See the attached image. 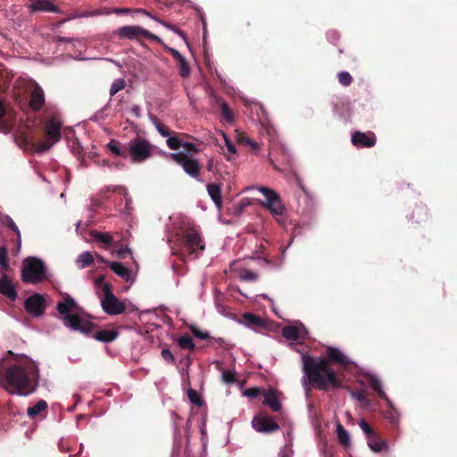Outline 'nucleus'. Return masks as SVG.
Segmentation results:
<instances>
[{
	"mask_svg": "<svg viewBox=\"0 0 457 457\" xmlns=\"http://www.w3.org/2000/svg\"><path fill=\"white\" fill-rule=\"evenodd\" d=\"M62 122L56 119H51L46 125V140L40 143L37 147V152L43 153L49 150L54 144L61 139Z\"/></svg>",
	"mask_w": 457,
	"mask_h": 457,
	"instance_id": "nucleus-8",
	"label": "nucleus"
},
{
	"mask_svg": "<svg viewBox=\"0 0 457 457\" xmlns=\"http://www.w3.org/2000/svg\"><path fill=\"white\" fill-rule=\"evenodd\" d=\"M253 428L260 433L270 434L279 429L278 424L272 417L267 415H257L253 419Z\"/></svg>",
	"mask_w": 457,
	"mask_h": 457,
	"instance_id": "nucleus-10",
	"label": "nucleus"
},
{
	"mask_svg": "<svg viewBox=\"0 0 457 457\" xmlns=\"http://www.w3.org/2000/svg\"><path fill=\"white\" fill-rule=\"evenodd\" d=\"M12 126V115L6 112L3 103L0 101V131L8 133Z\"/></svg>",
	"mask_w": 457,
	"mask_h": 457,
	"instance_id": "nucleus-17",
	"label": "nucleus"
},
{
	"mask_svg": "<svg viewBox=\"0 0 457 457\" xmlns=\"http://www.w3.org/2000/svg\"><path fill=\"white\" fill-rule=\"evenodd\" d=\"M269 162L275 170H281L271 157L269 159Z\"/></svg>",
	"mask_w": 457,
	"mask_h": 457,
	"instance_id": "nucleus-59",
	"label": "nucleus"
},
{
	"mask_svg": "<svg viewBox=\"0 0 457 457\" xmlns=\"http://www.w3.org/2000/svg\"><path fill=\"white\" fill-rule=\"evenodd\" d=\"M149 119L152 120V122L154 124L156 129L162 137H169L171 135V131L168 127H166L164 124L159 121V120L154 116L153 114L149 113Z\"/></svg>",
	"mask_w": 457,
	"mask_h": 457,
	"instance_id": "nucleus-31",
	"label": "nucleus"
},
{
	"mask_svg": "<svg viewBox=\"0 0 457 457\" xmlns=\"http://www.w3.org/2000/svg\"><path fill=\"white\" fill-rule=\"evenodd\" d=\"M24 308L27 312L34 317H40L46 311V299L44 295L35 294L26 299Z\"/></svg>",
	"mask_w": 457,
	"mask_h": 457,
	"instance_id": "nucleus-11",
	"label": "nucleus"
},
{
	"mask_svg": "<svg viewBox=\"0 0 457 457\" xmlns=\"http://www.w3.org/2000/svg\"><path fill=\"white\" fill-rule=\"evenodd\" d=\"M125 87V83H124V80L121 79H115L112 84V87L110 88V95L111 96H114L115 94H117L119 91H120L121 89H123Z\"/></svg>",
	"mask_w": 457,
	"mask_h": 457,
	"instance_id": "nucleus-44",
	"label": "nucleus"
},
{
	"mask_svg": "<svg viewBox=\"0 0 457 457\" xmlns=\"http://www.w3.org/2000/svg\"><path fill=\"white\" fill-rule=\"evenodd\" d=\"M170 156L176 163L183 168L187 174L194 179H198L202 165L196 159L182 152L170 154Z\"/></svg>",
	"mask_w": 457,
	"mask_h": 457,
	"instance_id": "nucleus-9",
	"label": "nucleus"
},
{
	"mask_svg": "<svg viewBox=\"0 0 457 457\" xmlns=\"http://www.w3.org/2000/svg\"><path fill=\"white\" fill-rule=\"evenodd\" d=\"M46 278L45 263L38 258L28 257L21 264V279L25 283L38 284Z\"/></svg>",
	"mask_w": 457,
	"mask_h": 457,
	"instance_id": "nucleus-5",
	"label": "nucleus"
},
{
	"mask_svg": "<svg viewBox=\"0 0 457 457\" xmlns=\"http://www.w3.org/2000/svg\"><path fill=\"white\" fill-rule=\"evenodd\" d=\"M107 147L112 154H113L117 156L124 154V152L121 151V149L119 145V143L114 139L111 140L108 143Z\"/></svg>",
	"mask_w": 457,
	"mask_h": 457,
	"instance_id": "nucleus-46",
	"label": "nucleus"
},
{
	"mask_svg": "<svg viewBox=\"0 0 457 457\" xmlns=\"http://www.w3.org/2000/svg\"><path fill=\"white\" fill-rule=\"evenodd\" d=\"M187 396L190 402L197 406L203 405V400L201 399L199 394L195 389H189L187 391Z\"/></svg>",
	"mask_w": 457,
	"mask_h": 457,
	"instance_id": "nucleus-42",
	"label": "nucleus"
},
{
	"mask_svg": "<svg viewBox=\"0 0 457 457\" xmlns=\"http://www.w3.org/2000/svg\"><path fill=\"white\" fill-rule=\"evenodd\" d=\"M352 395L359 402H364L366 400L365 394L362 391H353Z\"/></svg>",
	"mask_w": 457,
	"mask_h": 457,
	"instance_id": "nucleus-54",
	"label": "nucleus"
},
{
	"mask_svg": "<svg viewBox=\"0 0 457 457\" xmlns=\"http://www.w3.org/2000/svg\"><path fill=\"white\" fill-rule=\"evenodd\" d=\"M220 111H221L222 116L228 121H232L233 120L232 112H231L230 108L228 107V105L227 104L224 103V104H221Z\"/></svg>",
	"mask_w": 457,
	"mask_h": 457,
	"instance_id": "nucleus-48",
	"label": "nucleus"
},
{
	"mask_svg": "<svg viewBox=\"0 0 457 457\" xmlns=\"http://www.w3.org/2000/svg\"><path fill=\"white\" fill-rule=\"evenodd\" d=\"M261 393H262V389L260 387H250L245 391L244 395L245 396L254 398V397H257L258 395H260Z\"/></svg>",
	"mask_w": 457,
	"mask_h": 457,
	"instance_id": "nucleus-51",
	"label": "nucleus"
},
{
	"mask_svg": "<svg viewBox=\"0 0 457 457\" xmlns=\"http://www.w3.org/2000/svg\"><path fill=\"white\" fill-rule=\"evenodd\" d=\"M386 418L390 420V423L394 426V427H397L398 424H399V417L397 414L395 413H389V415L386 416Z\"/></svg>",
	"mask_w": 457,
	"mask_h": 457,
	"instance_id": "nucleus-53",
	"label": "nucleus"
},
{
	"mask_svg": "<svg viewBox=\"0 0 457 457\" xmlns=\"http://www.w3.org/2000/svg\"><path fill=\"white\" fill-rule=\"evenodd\" d=\"M119 35L129 39H136L143 35V29L138 26H124L119 29Z\"/></svg>",
	"mask_w": 457,
	"mask_h": 457,
	"instance_id": "nucleus-22",
	"label": "nucleus"
},
{
	"mask_svg": "<svg viewBox=\"0 0 457 457\" xmlns=\"http://www.w3.org/2000/svg\"><path fill=\"white\" fill-rule=\"evenodd\" d=\"M182 147L185 149L186 151V154H187L188 156H191L192 154H196V153H199L200 152V149L197 147V145L194 143H190V142H184L183 141V145H182Z\"/></svg>",
	"mask_w": 457,
	"mask_h": 457,
	"instance_id": "nucleus-45",
	"label": "nucleus"
},
{
	"mask_svg": "<svg viewBox=\"0 0 457 457\" xmlns=\"http://www.w3.org/2000/svg\"><path fill=\"white\" fill-rule=\"evenodd\" d=\"M428 219V211L426 206L418 205L414 208L411 220H414L416 223L425 222Z\"/></svg>",
	"mask_w": 457,
	"mask_h": 457,
	"instance_id": "nucleus-25",
	"label": "nucleus"
},
{
	"mask_svg": "<svg viewBox=\"0 0 457 457\" xmlns=\"http://www.w3.org/2000/svg\"><path fill=\"white\" fill-rule=\"evenodd\" d=\"M303 386L306 391L310 386L320 390L340 388L342 378L339 371L333 368L334 365H341L346 368L350 364L348 358L337 348L329 346L326 350V357H313L303 354Z\"/></svg>",
	"mask_w": 457,
	"mask_h": 457,
	"instance_id": "nucleus-1",
	"label": "nucleus"
},
{
	"mask_svg": "<svg viewBox=\"0 0 457 457\" xmlns=\"http://www.w3.org/2000/svg\"><path fill=\"white\" fill-rule=\"evenodd\" d=\"M181 241L184 251L189 255H195V258H197L205 249V244L200 230L194 226H188L183 229Z\"/></svg>",
	"mask_w": 457,
	"mask_h": 457,
	"instance_id": "nucleus-6",
	"label": "nucleus"
},
{
	"mask_svg": "<svg viewBox=\"0 0 457 457\" xmlns=\"http://www.w3.org/2000/svg\"><path fill=\"white\" fill-rule=\"evenodd\" d=\"M56 309L62 315V320L66 327L83 333L90 331L91 323L87 320L83 310L71 295H65L63 300L57 303Z\"/></svg>",
	"mask_w": 457,
	"mask_h": 457,
	"instance_id": "nucleus-3",
	"label": "nucleus"
},
{
	"mask_svg": "<svg viewBox=\"0 0 457 457\" xmlns=\"http://www.w3.org/2000/svg\"><path fill=\"white\" fill-rule=\"evenodd\" d=\"M282 336L288 340H297L299 338V329L295 326H286L282 329Z\"/></svg>",
	"mask_w": 457,
	"mask_h": 457,
	"instance_id": "nucleus-30",
	"label": "nucleus"
},
{
	"mask_svg": "<svg viewBox=\"0 0 457 457\" xmlns=\"http://www.w3.org/2000/svg\"><path fill=\"white\" fill-rule=\"evenodd\" d=\"M112 255L116 256L118 258H126L130 255V250L128 247H121L120 249L112 250Z\"/></svg>",
	"mask_w": 457,
	"mask_h": 457,
	"instance_id": "nucleus-47",
	"label": "nucleus"
},
{
	"mask_svg": "<svg viewBox=\"0 0 457 457\" xmlns=\"http://www.w3.org/2000/svg\"><path fill=\"white\" fill-rule=\"evenodd\" d=\"M222 379L227 384H233L236 381L235 373L232 371L224 370L222 371Z\"/></svg>",
	"mask_w": 457,
	"mask_h": 457,
	"instance_id": "nucleus-49",
	"label": "nucleus"
},
{
	"mask_svg": "<svg viewBox=\"0 0 457 457\" xmlns=\"http://www.w3.org/2000/svg\"><path fill=\"white\" fill-rule=\"evenodd\" d=\"M144 151H145V159L149 155V152H150V145L145 140Z\"/></svg>",
	"mask_w": 457,
	"mask_h": 457,
	"instance_id": "nucleus-57",
	"label": "nucleus"
},
{
	"mask_svg": "<svg viewBox=\"0 0 457 457\" xmlns=\"http://www.w3.org/2000/svg\"><path fill=\"white\" fill-rule=\"evenodd\" d=\"M227 147H228V150L230 153H232V154H235V153H236V146H235L233 144H231V143L228 142V141H227Z\"/></svg>",
	"mask_w": 457,
	"mask_h": 457,
	"instance_id": "nucleus-58",
	"label": "nucleus"
},
{
	"mask_svg": "<svg viewBox=\"0 0 457 457\" xmlns=\"http://www.w3.org/2000/svg\"><path fill=\"white\" fill-rule=\"evenodd\" d=\"M148 333H149V328L147 326L145 325V336H144L145 341L150 337V336H148Z\"/></svg>",
	"mask_w": 457,
	"mask_h": 457,
	"instance_id": "nucleus-61",
	"label": "nucleus"
},
{
	"mask_svg": "<svg viewBox=\"0 0 457 457\" xmlns=\"http://www.w3.org/2000/svg\"><path fill=\"white\" fill-rule=\"evenodd\" d=\"M179 75L183 78H187L190 74L189 65L184 56L177 61Z\"/></svg>",
	"mask_w": 457,
	"mask_h": 457,
	"instance_id": "nucleus-36",
	"label": "nucleus"
},
{
	"mask_svg": "<svg viewBox=\"0 0 457 457\" xmlns=\"http://www.w3.org/2000/svg\"><path fill=\"white\" fill-rule=\"evenodd\" d=\"M129 154L132 162H141L143 160V141L137 139L130 142Z\"/></svg>",
	"mask_w": 457,
	"mask_h": 457,
	"instance_id": "nucleus-18",
	"label": "nucleus"
},
{
	"mask_svg": "<svg viewBox=\"0 0 457 457\" xmlns=\"http://www.w3.org/2000/svg\"><path fill=\"white\" fill-rule=\"evenodd\" d=\"M206 187L212 200L213 201L215 205L220 209L222 204L220 186L216 183H209L207 184Z\"/></svg>",
	"mask_w": 457,
	"mask_h": 457,
	"instance_id": "nucleus-21",
	"label": "nucleus"
},
{
	"mask_svg": "<svg viewBox=\"0 0 457 457\" xmlns=\"http://www.w3.org/2000/svg\"><path fill=\"white\" fill-rule=\"evenodd\" d=\"M0 294H3L11 300H14L17 297L14 286L5 275L0 278Z\"/></svg>",
	"mask_w": 457,
	"mask_h": 457,
	"instance_id": "nucleus-14",
	"label": "nucleus"
},
{
	"mask_svg": "<svg viewBox=\"0 0 457 457\" xmlns=\"http://www.w3.org/2000/svg\"><path fill=\"white\" fill-rule=\"evenodd\" d=\"M337 435L339 443L344 447H348L350 445V435L341 423H337Z\"/></svg>",
	"mask_w": 457,
	"mask_h": 457,
	"instance_id": "nucleus-24",
	"label": "nucleus"
},
{
	"mask_svg": "<svg viewBox=\"0 0 457 457\" xmlns=\"http://www.w3.org/2000/svg\"><path fill=\"white\" fill-rule=\"evenodd\" d=\"M263 396V404L268 405L271 409V411H279L281 410V403L278 400L277 393L274 389H270L266 391Z\"/></svg>",
	"mask_w": 457,
	"mask_h": 457,
	"instance_id": "nucleus-15",
	"label": "nucleus"
},
{
	"mask_svg": "<svg viewBox=\"0 0 457 457\" xmlns=\"http://www.w3.org/2000/svg\"><path fill=\"white\" fill-rule=\"evenodd\" d=\"M367 439L370 448L376 453H379L387 448L386 441L381 439L376 431L370 435Z\"/></svg>",
	"mask_w": 457,
	"mask_h": 457,
	"instance_id": "nucleus-20",
	"label": "nucleus"
},
{
	"mask_svg": "<svg viewBox=\"0 0 457 457\" xmlns=\"http://www.w3.org/2000/svg\"><path fill=\"white\" fill-rule=\"evenodd\" d=\"M339 83L344 87H348L353 82V77L347 71H341L337 74Z\"/></svg>",
	"mask_w": 457,
	"mask_h": 457,
	"instance_id": "nucleus-40",
	"label": "nucleus"
},
{
	"mask_svg": "<svg viewBox=\"0 0 457 457\" xmlns=\"http://www.w3.org/2000/svg\"><path fill=\"white\" fill-rule=\"evenodd\" d=\"M145 38H149V39H154V40H159V38L154 36V34H152L151 32H149L148 30L145 29Z\"/></svg>",
	"mask_w": 457,
	"mask_h": 457,
	"instance_id": "nucleus-56",
	"label": "nucleus"
},
{
	"mask_svg": "<svg viewBox=\"0 0 457 457\" xmlns=\"http://www.w3.org/2000/svg\"><path fill=\"white\" fill-rule=\"evenodd\" d=\"M47 408V403L45 400H39L34 406L29 407L27 410V414L33 418L39 414L40 412L46 411Z\"/></svg>",
	"mask_w": 457,
	"mask_h": 457,
	"instance_id": "nucleus-28",
	"label": "nucleus"
},
{
	"mask_svg": "<svg viewBox=\"0 0 457 457\" xmlns=\"http://www.w3.org/2000/svg\"><path fill=\"white\" fill-rule=\"evenodd\" d=\"M243 317L246 324L250 327L260 328L263 326V321L258 315H255L251 312H245Z\"/></svg>",
	"mask_w": 457,
	"mask_h": 457,
	"instance_id": "nucleus-27",
	"label": "nucleus"
},
{
	"mask_svg": "<svg viewBox=\"0 0 457 457\" xmlns=\"http://www.w3.org/2000/svg\"><path fill=\"white\" fill-rule=\"evenodd\" d=\"M168 51L170 52V54L172 55V57L176 60V62L179 60V59H181V57L183 56L178 50H176L175 48H168Z\"/></svg>",
	"mask_w": 457,
	"mask_h": 457,
	"instance_id": "nucleus-55",
	"label": "nucleus"
},
{
	"mask_svg": "<svg viewBox=\"0 0 457 457\" xmlns=\"http://www.w3.org/2000/svg\"><path fill=\"white\" fill-rule=\"evenodd\" d=\"M259 191L265 197V201L260 203L261 205L267 208L274 217L283 215L285 206L282 204L279 195L273 189L266 187H259Z\"/></svg>",
	"mask_w": 457,
	"mask_h": 457,
	"instance_id": "nucleus-7",
	"label": "nucleus"
},
{
	"mask_svg": "<svg viewBox=\"0 0 457 457\" xmlns=\"http://www.w3.org/2000/svg\"><path fill=\"white\" fill-rule=\"evenodd\" d=\"M92 236L96 240L104 244V245H109L112 242V236L107 232H93Z\"/></svg>",
	"mask_w": 457,
	"mask_h": 457,
	"instance_id": "nucleus-34",
	"label": "nucleus"
},
{
	"mask_svg": "<svg viewBox=\"0 0 457 457\" xmlns=\"http://www.w3.org/2000/svg\"><path fill=\"white\" fill-rule=\"evenodd\" d=\"M279 456L280 457H289L286 453H280Z\"/></svg>",
	"mask_w": 457,
	"mask_h": 457,
	"instance_id": "nucleus-64",
	"label": "nucleus"
},
{
	"mask_svg": "<svg viewBox=\"0 0 457 457\" xmlns=\"http://www.w3.org/2000/svg\"><path fill=\"white\" fill-rule=\"evenodd\" d=\"M118 333L114 329H103L95 335V338L98 341L109 343L116 339Z\"/></svg>",
	"mask_w": 457,
	"mask_h": 457,
	"instance_id": "nucleus-23",
	"label": "nucleus"
},
{
	"mask_svg": "<svg viewBox=\"0 0 457 457\" xmlns=\"http://www.w3.org/2000/svg\"><path fill=\"white\" fill-rule=\"evenodd\" d=\"M93 262L94 257L90 252H83L77 258V262L80 269L88 267L93 263Z\"/></svg>",
	"mask_w": 457,
	"mask_h": 457,
	"instance_id": "nucleus-29",
	"label": "nucleus"
},
{
	"mask_svg": "<svg viewBox=\"0 0 457 457\" xmlns=\"http://www.w3.org/2000/svg\"><path fill=\"white\" fill-rule=\"evenodd\" d=\"M44 103V91L40 87L36 86L30 95L29 107L34 111H37L43 106Z\"/></svg>",
	"mask_w": 457,
	"mask_h": 457,
	"instance_id": "nucleus-13",
	"label": "nucleus"
},
{
	"mask_svg": "<svg viewBox=\"0 0 457 457\" xmlns=\"http://www.w3.org/2000/svg\"><path fill=\"white\" fill-rule=\"evenodd\" d=\"M189 330L191 333L197 338L205 340L210 338V335L207 331H202L197 326L195 325H190Z\"/></svg>",
	"mask_w": 457,
	"mask_h": 457,
	"instance_id": "nucleus-41",
	"label": "nucleus"
},
{
	"mask_svg": "<svg viewBox=\"0 0 457 457\" xmlns=\"http://www.w3.org/2000/svg\"><path fill=\"white\" fill-rule=\"evenodd\" d=\"M111 270L126 281L133 280L132 272L123 264L116 262H107Z\"/></svg>",
	"mask_w": 457,
	"mask_h": 457,
	"instance_id": "nucleus-19",
	"label": "nucleus"
},
{
	"mask_svg": "<svg viewBox=\"0 0 457 457\" xmlns=\"http://www.w3.org/2000/svg\"><path fill=\"white\" fill-rule=\"evenodd\" d=\"M4 224L7 225L9 228H11L16 234H17V242H18V249L21 246V232L16 226L15 222L12 220V219L9 216H6L4 220Z\"/></svg>",
	"mask_w": 457,
	"mask_h": 457,
	"instance_id": "nucleus-39",
	"label": "nucleus"
},
{
	"mask_svg": "<svg viewBox=\"0 0 457 457\" xmlns=\"http://www.w3.org/2000/svg\"><path fill=\"white\" fill-rule=\"evenodd\" d=\"M213 162L212 160H209L208 163L206 164V169L211 171L212 170Z\"/></svg>",
	"mask_w": 457,
	"mask_h": 457,
	"instance_id": "nucleus-62",
	"label": "nucleus"
},
{
	"mask_svg": "<svg viewBox=\"0 0 457 457\" xmlns=\"http://www.w3.org/2000/svg\"><path fill=\"white\" fill-rule=\"evenodd\" d=\"M237 141L242 145H249L255 152L260 148V145L253 141L245 133H240L237 136Z\"/></svg>",
	"mask_w": 457,
	"mask_h": 457,
	"instance_id": "nucleus-35",
	"label": "nucleus"
},
{
	"mask_svg": "<svg viewBox=\"0 0 457 457\" xmlns=\"http://www.w3.org/2000/svg\"><path fill=\"white\" fill-rule=\"evenodd\" d=\"M238 276L241 280L246 282H255L259 278V275L256 272L247 269L240 270Z\"/></svg>",
	"mask_w": 457,
	"mask_h": 457,
	"instance_id": "nucleus-33",
	"label": "nucleus"
},
{
	"mask_svg": "<svg viewBox=\"0 0 457 457\" xmlns=\"http://www.w3.org/2000/svg\"><path fill=\"white\" fill-rule=\"evenodd\" d=\"M114 12H117V13H121V12H129V10H127V9H116Z\"/></svg>",
	"mask_w": 457,
	"mask_h": 457,
	"instance_id": "nucleus-63",
	"label": "nucleus"
},
{
	"mask_svg": "<svg viewBox=\"0 0 457 457\" xmlns=\"http://www.w3.org/2000/svg\"><path fill=\"white\" fill-rule=\"evenodd\" d=\"M29 8L33 12H59L58 7L48 0H37L30 4Z\"/></svg>",
	"mask_w": 457,
	"mask_h": 457,
	"instance_id": "nucleus-16",
	"label": "nucleus"
},
{
	"mask_svg": "<svg viewBox=\"0 0 457 457\" xmlns=\"http://www.w3.org/2000/svg\"><path fill=\"white\" fill-rule=\"evenodd\" d=\"M167 145L172 150H178L182 147L183 140L175 136H169V138L166 141Z\"/></svg>",
	"mask_w": 457,
	"mask_h": 457,
	"instance_id": "nucleus-38",
	"label": "nucleus"
},
{
	"mask_svg": "<svg viewBox=\"0 0 457 457\" xmlns=\"http://www.w3.org/2000/svg\"><path fill=\"white\" fill-rule=\"evenodd\" d=\"M38 368L29 358L23 357L9 365L0 376L1 386L12 395H28L35 391Z\"/></svg>",
	"mask_w": 457,
	"mask_h": 457,
	"instance_id": "nucleus-2",
	"label": "nucleus"
},
{
	"mask_svg": "<svg viewBox=\"0 0 457 457\" xmlns=\"http://www.w3.org/2000/svg\"><path fill=\"white\" fill-rule=\"evenodd\" d=\"M0 267L4 271H6L9 269L7 250L4 247H0Z\"/></svg>",
	"mask_w": 457,
	"mask_h": 457,
	"instance_id": "nucleus-43",
	"label": "nucleus"
},
{
	"mask_svg": "<svg viewBox=\"0 0 457 457\" xmlns=\"http://www.w3.org/2000/svg\"><path fill=\"white\" fill-rule=\"evenodd\" d=\"M149 119L152 120V122L154 124L156 129L162 137H169L171 135V131L168 127H166L164 124L159 121V120L154 116L153 114L149 113Z\"/></svg>",
	"mask_w": 457,
	"mask_h": 457,
	"instance_id": "nucleus-32",
	"label": "nucleus"
},
{
	"mask_svg": "<svg viewBox=\"0 0 457 457\" xmlns=\"http://www.w3.org/2000/svg\"><path fill=\"white\" fill-rule=\"evenodd\" d=\"M29 145H32V143L28 138H24L23 144L21 145V147H28Z\"/></svg>",
	"mask_w": 457,
	"mask_h": 457,
	"instance_id": "nucleus-60",
	"label": "nucleus"
},
{
	"mask_svg": "<svg viewBox=\"0 0 457 457\" xmlns=\"http://www.w3.org/2000/svg\"><path fill=\"white\" fill-rule=\"evenodd\" d=\"M161 355L167 362L172 363L174 361V356L169 349H162Z\"/></svg>",
	"mask_w": 457,
	"mask_h": 457,
	"instance_id": "nucleus-52",
	"label": "nucleus"
},
{
	"mask_svg": "<svg viewBox=\"0 0 457 457\" xmlns=\"http://www.w3.org/2000/svg\"><path fill=\"white\" fill-rule=\"evenodd\" d=\"M369 384L370 387L378 394L380 399H387V396L382 388V384L378 378L370 376L369 378Z\"/></svg>",
	"mask_w": 457,
	"mask_h": 457,
	"instance_id": "nucleus-26",
	"label": "nucleus"
},
{
	"mask_svg": "<svg viewBox=\"0 0 457 457\" xmlns=\"http://www.w3.org/2000/svg\"><path fill=\"white\" fill-rule=\"evenodd\" d=\"M95 287L101 306L105 313L118 315L125 311L124 303L114 295L111 285L104 281V277H98L95 279Z\"/></svg>",
	"mask_w": 457,
	"mask_h": 457,
	"instance_id": "nucleus-4",
	"label": "nucleus"
},
{
	"mask_svg": "<svg viewBox=\"0 0 457 457\" xmlns=\"http://www.w3.org/2000/svg\"><path fill=\"white\" fill-rule=\"evenodd\" d=\"M359 426L362 429V431L365 433L366 436L368 437L370 435L374 433L375 431L372 429V428L369 425V423L364 420L361 419L359 421Z\"/></svg>",
	"mask_w": 457,
	"mask_h": 457,
	"instance_id": "nucleus-50",
	"label": "nucleus"
},
{
	"mask_svg": "<svg viewBox=\"0 0 457 457\" xmlns=\"http://www.w3.org/2000/svg\"><path fill=\"white\" fill-rule=\"evenodd\" d=\"M376 135L371 131H355L352 134V143L357 147H372L376 145Z\"/></svg>",
	"mask_w": 457,
	"mask_h": 457,
	"instance_id": "nucleus-12",
	"label": "nucleus"
},
{
	"mask_svg": "<svg viewBox=\"0 0 457 457\" xmlns=\"http://www.w3.org/2000/svg\"><path fill=\"white\" fill-rule=\"evenodd\" d=\"M178 345H179L180 348L188 350H194L195 346L193 342V339L188 336L179 337Z\"/></svg>",
	"mask_w": 457,
	"mask_h": 457,
	"instance_id": "nucleus-37",
	"label": "nucleus"
}]
</instances>
